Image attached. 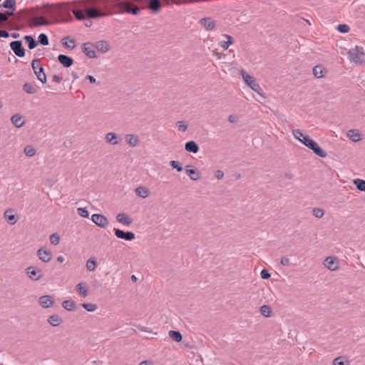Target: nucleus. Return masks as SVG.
<instances>
[{"label":"nucleus","mask_w":365,"mask_h":365,"mask_svg":"<svg viewBox=\"0 0 365 365\" xmlns=\"http://www.w3.org/2000/svg\"><path fill=\"white\" fill-rule=\"evenodd\" d=\"M43 8L46 9V14L53 19L69 15V10L63 4H46L43 6Z\"/></svg>","instance_id":"obj_1"},{"label":"nucleus","mask_w":365,"mask_h":365,"mask_svg":"<svg viewBox=\"0 0 365 365\" xmlns=\"http://www.w3.org/2000/svg\"><path fill=\"white\" fill-rule=\"evenodd\" d=\"M349 59L355 63H362L365 62V53L364 48L361 46H356L354 48L350 49L348 52Z\"/></svg>","instance_id":"obj_2"},{"label":"nucleus","mask_w":365,"mask_h":365,"mask_svg":"<svg viewBox=\"0 0 365 365\" xmlns=\"http://www.w3.org/2000/svg\"><path fill=\"white\" fill-rule=\"evenodd\" d=\"M242 77L246 84L254 91L262 96V89L257 81L256 78L248 74L245 71L241 70Z\"/></svg>","instance_id":"obj_3"},{"label":"nucleus","mask_w":365,"mask_h":365,"mask_svg":"<svg viewBox=\"0 0 365 365\" xmlns=\"http://www.w3.org/2000/svg\"><path fill=\"white\" fill-rule=\"evenodd\" d=\"M81 8L83 9L86 16L90 19H97L107 15L106 13L100 11L95 7H90L88 1L83 2Z\"/></svg>","instance_id":"obj_4"},{"label":"nucleus","mask_w":365,"mask_h":365,"mask_svg":"<svg viewBox=\"0 0 365 365\" xmlns=\"http://www.w3.org/2000/svg\"><path fill=\"white\" fill-rule=\"evenodd\" d=\"M117 6L123 9L125 12L133 15H138L140 14V8L133 5L132 3L127 1H119L116 4Z\"/></svg>","instance_id":"obj_5"},{"label":"nucleus","mask_w":365,"mask_h":365,"mask_svg":"<svg viewBox=\"0 0 365 365\" xmlns=\"http://www.w3.org/2000/svg\"><path fill=\"white\" fill-rule=\"evenodd\" d=\"M91 220L97 226L102 228L107 227L109 224L108 219L103 215L101 214L92 215Z\"/></svg>","instance_id":"obj_6"},{"label":"nucleus","mask_w":365,"mask_h":365,"mask_svg":"<svg viewBox=\"0 0 365 365\" xmlns=\"http://www.w3.org/2000/svg\"><path fill=\"white\" fill-rule=\"evenodd\" d=\"M28 277L32 280H38L41 278V270L36 267L30 266L26 269Z\"/></svg>","instance_id":"obj_7"},{"label":"nucleus","mask_w":365,"mask_h":365,"mask_svg":"<svg viewBox=\"0 0 365 365\" xmlns=\"http://www.w3.org/2000/svg\"><path fill=\"white\" fill-rule=\"evenodd\" d=\"M10 47L17 56L23 57L25 56V50L22 46V42L21 41H14L11 42Z\"/></svg>","instance_id":"obj_8"},{"label":"nucleus","mask_w":365,"mask_h":365,"mask_svg":"<svg viewBox=\"0 0 365 365\" xmlns=\"http://www.w3.org/2000/svg\"><path fill=\"white\" fill-rule=\"evenodd\" d=\"M83 52L90 58H96L95 52V46L91 42H86L83 43Z\"/></svg>","instance_id":"obj_9"},{"label":"nucleus","mask_w":365,"mask_h":365,"mask_svg":"<svg viewBox=\"0 0 365 365\" xmlns=\"http://www.w3.org/2000/svg\"><path fill=\"white\" fill-rule=\"evenodd\" d=\"M115 235L120 239L131 241L135 239V234L131 231L123 232L119 229H114Z\"/></svg>","instance_id":"obj_10"},{"label":"nucleus","mask_w":365,"mask_h":365,"mask_svg":"<svg viewBox=\"0 0 365 365\" xmlns=\"http://www.w3.org/2000/svg\"><path fill=\"white\" fill-rule=\"evenodd\" d=\"M36 254L39 259L43 262H48L52 257L51 252L43 247L38 249Z\"/></svg>","instance_id":"obj_11"},{"label":"nucleus","mask_w":365,"mask_h":365,"mask_svg":"<svg viewBox=\"0 0 365 365\" xmlns=\"http://www.w3.org/2000/svg\"><path fill=\"white\" fill-rule=\"evenodd\" d=\"M38 302L43 308H49L54 304V299L51 295H44L40 297Z\"/></svg>","instance_id":"obj_12"},{"label":"nucleus","mask_w":365,"mask_h":365,"mask_svg":"<svg viewBox=\"0 0 365 365\" xmlns=\"http://www.w3.org/2000/svg\"><path fill=\"white\" fill-rule=\"evenodd\" d=\"M199 24L207 31L212 30L215 26V21L210 17L201 19Z\"/></svg>","instance_id":"obj_13"},{"label":"nucleus","mask_w":365,"mask_h":365,"mask_svg":"<svg viewBox=\"0 0 365 365\" xmlns=\"http://www.w3.org/2000/svg\"><path fill=\"white\" fill-rule=\"evenodd\" d=\"M192 168L193 167L191 165H186L185 172L191 180L195 181L198 180L201 177L200 173Z\"/></svg>","instance_id":"obj_14"},{"label":"nucleus","mask_w":365,"mask_h":365,"mask_svg":"<svg viewBox=\"0 0 365 365\" xmlns=\"http://www.w3.org/2000/svg\"><path fill=\"white\" fill-rule=\"evenodd\" d=\"M324 266L331 271H335L339 267L338 262L333 257H328L326 258L324 260Z\"/></svg>","instance_id":"obj_15"},{"label":"nucleus","mask_w":365,"mask_h":365,"mask_svg":"<svg viewBox=\"0 0 365 365\" xmlns=\"http://www.w3.org/2000/svg\"><path fill=\"white\" fill-rule=\"evenodd\" d=\"M14 211L12 209H7L4 214L7 222L11 225H14L17 222V217L16 215L14 214Z\"/></svg>","instance_id":"obj_16"},{"label":"nucleus","mask_w":365,"mask_h":365,"mask_svg":"<svg viewBox=\"0 0 365 365\" xmlns=\"http://www.w3.org/2000/svg\"><path fill=\"white\" fill-rule=\"evenodd\" d=\"M58 61L66 68L70 67L73 65V60L72 58L63 54L58 55Z\"/></svg>","instance_id":"obj_17"},{"label":"nucleus","mask_w":365,"mask_h":365,"mask_svg":"<svg viewBox=\"0 0 365 365\" xmlns=\"http://www.w3.org/2000/svg\"><path fill=\"white\" fill-rule=\"evenodd\" d=\"M327 72V69L322 65H317L313 68V74L317 78L324 77Z\"/></svg>","instance_id":"obj_18"},{"label":"nucleus","mask_w":365,"mask_h":365,"mask_svg":"<svg viewBox=\"0 0 365 365\" xmlns=\"http://www.w3.org/2000/svg\"><path fill=\"white\" fill-rule=\"evenodd\" d=\"M94 46L96 49L101 51L102 53H106L110 48L108 43L106 41H96Z\"/></svg>","instance_id":"obj_19"},{"label":"nucleus","mask_w":365,"mask_h":365,"mask_svg":"<svg viewBox=\"0 0 365 365\" xmlns=\"http://www.w3.org/2000/svg\"><path fill=\"white\" fill-rule=\"evenodd\" d=\"M185 149L186 151L197 153L199 151L198 145L193 140L187 141L185 145Z\"/></svg>","instance_id":"obj_20"},{"label":"nucleus","mask_w":365,"mask_h":365,"mask_svg":"<svg viewBox=\"0 0 365 365\" xmlns=\"http://www.w3.org/2000/svg\"><path fill=\"white\" fill-rule=\"evenodd\" d=\"M309 149L313 150V152L321 158H325L327 155V153L323 149H322L316 142L314 143V144L310 147Z\"/></svg>","instance_id":"obj_21"},{"label":"nucleus","mask_w":365,"mask_h":365,"mask_svg":"<svg viewBox=\"0 0 365 365\" xmlns=\"http://www.w3.org/2000/svg\"><path fill=\"white\" fill-rule=\"evenodd\" d=\"M118 222L129 226L132 223V220L124 213H119L116 216Z\"/></svg>","instance_id":"obj_22"},{"label":"nucleus","mask_w":365,"mask_h":365,"mask_svg":"<svg viewBox=\"0 0 365 365\" xmlns=\"http://www.w3.org/2000/svg\"><path fill=\"white\" fill-rule=\"evenodd\" d=\"M31 24L32 26L37 27L48 25L49 22L43 16H38L31 19Z\"/></svg>","instance_id":"obj_23"},{"label":"nucleus","mask_w":365,"mask_h":365,"mask_svg":"<svg viewBox=\"0 0 365 365\" xmlns=\"http://www.w3.org/2000/svg\"><path fill=\"white\" fill-rule=\"evenodd\" d=\"M125 141L126 143L131 147L136 146L139 143V139L138 136L133 134H127L125 135Z\"/></svg>","instance_id":"obj_24"},{"label":"nucleus","mask_w":365,"mask_h":365,"mask_svg":"<svg viewBox=\"0 0 365 365\" xmlns=\"http://www.w3.org/2000/svg\"><path fill=\"white\" fill-rule=\"evenodd\" d=\"M147 2H148V9L153 12L158 11L161 7L160 0H149Z\"/></svg>","instance_id":"obj_25"},{"label":"nucleus","mask_w":365,"mask_h":365,"mask_svg":"<svg viewBox=\"0 0 365 365\" xmlns=\"http://www.w3.org/2000/svg\"><path fill=\"white\" fill-rule=\"evenodd\" d=\"M347 136L353 142H358L361 140V133L356 130H349L348 131Z\"/></svg>","instance_id":"obj_26"},{"label":"nucleus","mask_w":365,"mask_h":365,"mask_svg":"<svg viewBox=\"0 0 365 365\" xmlns=\"http://www.w3.org/2000/svg\"><path fill=\"white\" fill-rule=\"evenodd\" d=\"M106 140L111 144V145H116L118 143V137L117 134L114 133H108L106 135Z\"/></svg>","instance_id":"obj_27"},{"label":"nucleus","mask_w":365,"mask_h":365,"mask_svg":"<svg viewBox=\"0 0 365 365\" xmlns=\"http://www.w3.org/2000/svg\"><path fill=\"white\" fill-rule=\"evenodd\" d=\"M48 322L53 327H57L62 322V319L58 315L53 314L48 317Z\"/></svg>","instance_id":"obj_28"},{"label":"nucleus","mask_w":365,"mask_h":365,"mask_svg":"<svg viewBox=\"0 0 365 365\" xmlns=\"http://www.w3.org/2000/svg\"><path fill=\"white\" fill-rule=\"evenodd\" d=\"M11 120L16 128H21L24 124V121L22 120V117L19 114L14 115L11 117Z\"/></svg>","instance_id":"obj_29"},{"label":"nucleus","mask_w":365,"mask_h":365,"mask_svg":"<svg viewBox=\"0 0 365 365\" xmlns=\"http://www.w3.org/2000/svg\"><path fill=\"white\" fill-rule=\"evenodd\" d=\"M81 6L82 3L79 5V9L72 10V13L75 16L76 19L80 21L84 20L86 19L83 9H82Z\"/></svg>","instance_id":"obj_30"},{"label":"nucleus","mask_w":365,"mask_h":365,"mask_svg":"<svg viewBox=\"0 0 365 365\" xmlns=\"http://www.w3.org/2000/svg\"><path fill=\"white\" fill-rule=\"evenodd\" d=\"M135 193L137 195H138L139 197H141L143 198H145L147 197L149 194H150V191L148 188L145 187H138L136 189H135Z\"/></svg>","instance_id":"obj_31"},{"label":"nucleus","mask_w":365,"mask_h":365,"mask_svg":"<svg viewBox=\"0 0 365 365\" xmlns=\"http://www.w3.org/2000/svg\"><path fill=\"white\" fill-rule=\"evenodd\" d=\"M37 77V78L43 83L46 82V75L44 73V69L42 66H39L38 71L34 73Z\"/></svg>","instance_id":"obj_32"},{"label":"nucleus","mask_w":365,"mask_h":365,"mask_svg":"<svg viewBox=\"0 0 365 365\" xmlns=\"http://www.w3.org/2000/svg\"><path fill=\"white\" fill-rule=\"evenodd\" d=\"M76 289L77 292L83 297H86L88 294L87 287L83 285V283H78L76 284Z\"/></svg>","instance_id":"obj_33"},{"label":"nucleus","mask_w":365,"mask_h":365,"mask_svg":"<svg viewBox=\"0 0 365 365\" xmlns=\"http://www.w3.org/2000/svg\"><path fill=\"white\" fill-rule=\"evenodd\" d=\"M63 45L68 49H73L75 47V40L66 36L63 38Z\"/></svg>","instance_id":"obj_34"},{"label":"nucleus","mask_w":365,"mask_h":365,"mask_svg":"<svg viewBox=\"0 0 365 365\" xmlns=\"http://www.w3.org/2000/svg\"><path fill=\"white\" fill-rule=\"evenodd\" d=\"M225 37L227 38V41H220V46L224 49L227 50L228 47L234 43V40L232 37L230 35H225Z\"/></svg>","instance_id":"obj_35"},{"label":"nucleus","mask_w":365,"mask_h":365,"mask_svg":"<svg viewBox=\"0 0 365 365\" xmlns=\"http://www.w3.org/2000/svg\"><path fill=\"white\" fill-rule=\"evenodd\" d=\"M168 335L173 341L176 342H180L182 341V334L178 331L171 330L168 332Z\"/></svg>","instance_id":"obj_36"},{"label":"nucleus","mask_w":365,"mask_h":365,"mask_svg":"<svg viewBox=\"0 0 365 365\" xmlns=\"http://www.w3.org/2000/svg\"><path fill=\"white\" fill-rule=\"evenodd\" d=\"M24 38L28 43L29 49H34L38 45V42L31 36H25Z\"/></svg>","instance_id":"obj_37"},{"label":"nucleus","mask_w":365,"mask_h":365,"mask_svg":"<svg viewBox=\"0 0 365 365\" xmlns=\"http://www.w3.org/2000/svg\"><path fill=\"white\" fill-rule=\"evenodd\" d=\"M62 306L68 311H73L76 308V303L72 300H66L62 303Z\"/></svg>","instance_id":"obj_38"},{"label":"nucleus","mask_w":365,"mask_h":365,"mask_svg":"<svg viewBox=\"0 0 365 365\" xmlns=\"http://www.w3.org/2000/svg\"><path fill=\"white\" fill-rule=\"evenodd\" d=\"M0 6L6 8V9H11L13 11H14L16 9V1L15 0H5Z\"/></svg>","instance_id":"obj_39"},{"label":"nucleus","mask_w":365,"mask_h":365,"mask_svg":"<svg viewBox=\"0 0 365 365\" xmlns=\"http://www.w3.org/2000/svg\"><path fill=\"white\" fill-rule=\"evenodd\" d=\"M23 89L25 92L29 94H34L36 92L35 87L29 83H26L23 86Z\"/></svg>","instance_id":"obj_40"},{"label":"nucleus","mask_w":365,"mask_h":365,"mask_svg":"<svg viewBox=\"0 0 365 365\" xmlns=\"http://www.w3.org/2000/svg\"><path fill=\"white\" fill-rule=\"evenodd\" d=\"M354 185L356 186L357 189L360 191L365 192V180L361 179H356L354 180Z\"/></svg>","instance_id":"obj_41"},{"label":"nucleus","mask_w":365,"mask_h":365,"mask_svg":"<svg viewBox=\"0 0 365 365\" xmlns=\"http://www.w3.org/2000/svg\"><path fill=\"white\" fill-rule=\"evenodd\" d=\"M260 312L264 317H270L272 310H271V308L269 306L263 305L260 307Z\"/></svg>","instance_id":"obj_42"},{"label":"nucleus","mask_w":365,"mask_h":365,"mask_svg":"<svg viewBox=\"0 0 365 365\" xmlns=\"http://www.w3.org/2000/svg\"><path fill=\"white\" fill-rule=\"evenodd\" d=\"M81 305L86 310L90 312H95L98 309L97 305L92 303H83Z\"/></svg>","instance_id":"obj_43"},{"label":"nucleus","mask_w":365,"mask_h":365,"mask_svg":"<svg viewBox=\"0 0 365 365\" xmlns=\"http://www.w3.org/2000/svg\"><path fill=\"white\" fill-rule=\"evenodd\" d=\"M314 142L315 141H314L308 135L303 136V138L301 140V143H303L304 145H306L309 148H310V147L314 144Z\"/></svg>","instance_id":"obj_44"},{"label":"nucleus","mask_w":365,"mask_h":365,"mask_svg":"<svg viewBox=\"0 0 365 365\" xmlns=\"http://www.w3.org/2000/svg\"><path fill=\"white\" fill-rule=\"evenodd\" d=\"M24 153L29 157H32L36 154V150L31 145H27L24 148Z\"/></svg>","instance_id":"obj_45"},{"label":"nucleus","mask_w":365,"mask_h":365,"mask_svg":"<svg viewBox=\"0 0 365 365\" xmlns=\"http://www.w3.org/2000/svg\"><path fill=\"white\" fill-rule=\"evenodd\" d=\"M170 165L173 168L175 169L178 172H180L182 170V164L177 160H171L170 162Z\"/></svg>","instance_id":"obj_46"},{"label":"nucleus","mask_w":365,"mask_h":365,"mask_svg":"<svg viewBox=\"0 0 365 365\" xmlns=\"http://www.w3.org/2000/svg\"><path fill=\"white\" fill-rule=\"evenodd\" d=\"M171 1L175 4H193L201 2L202 0H171Z\"/></svg>","instance_id":"obj_47"},{"label":"nucleus","mask_w":365,"mask_h":365,"mask_svg":"<svg viewBox=\"0 0 365 365\" xmlns=\"http://www.w3.org/2000/svg\"><path fill=\"white\" fill-rule=\"evenodd\" d=\"M49 240L52 245H56L59 243L60 237L58 234L53 233L50 235Z\"/></svg>","instance_id":"obj_48"},{"label":"nucleus","mask_w":365,"mask_h":365,"mask_svg":"<svg viewBox=\"0 0 365 365\" xmlns=\"http://www.w3.org/2000/svg\"><path fill=\"white\" fill-rule=\"evenodd\" d=\"M38 42L43 46L48 45V38L45 34H41L38 36Z\"/></svg>","instance_id":"obj_49"},{"label":"nucleus","mask_w":365,"mask_h":365,"mask_svg":"<svg viewBox=\"0 0 365 365\" xmlns=\"http://www.w3.org/2000/svg\"><path fill=\"white\" fill-rule=\"evenodd\" d=\"M96 262L93 259H89L86 262V268L88 271H93L96 268Z\"/></svg>","instance_id":"obj_50"},{"label":"nucleus","mask_w":365,"mask_h":365,"mask_svg":"<svg viewBox=\"0 0 365 365\" xmlns=\"http://www.w3.org/2000/svg\"><path fill=\"white\" fill-rule=\"evenodd\" d=\"M77 212L82 217L86 218L89 216V212L86 207H78L77 209Z\"/></svg>","instance_id":"obj_51"},{"label":"nucleus","mask_w":365,"mask_h":365,"mask_svg":"<svg viewBox=\"0 0 365 365\" xmlns=\"http://www.w3.org/2000/svg\"><path fill=\"white\" fill-rule=\"evenodd\" d=\"M312 213L317 218H322L324 215V210L321 208L317 207L313 209Z\"/></svg>","instance_id":"obj_52"},{"label":"nucleus","mask_w":365,"mask_h":365,"mask_svg":"<svg viewBox=\"0 0 365 365\" xmlns=\"http://www.w3.org/2000/svg\"><path fill=\"white\" fill-rule=\"evenodd\" d=\"M292 133L294 138L300 142L302 140L303 136H305L299 129L293 130Z\"/></svg>","instance_id":"obj_53"},{"label":"nucleus","mask_w":365,"mask_h":365,"mask_svg":"<svg viewBox=\"0 0 365 365\" xmlns=\"http://www.w3.org/2000/svg\"><path fill=\"white\" fill-rule=\"evenodd\" d=\"M349 361H343L342 357H337L333 361V365H349Z\"/></svg>","instance_id":"obj_54"},{"label":"nucleus","mask_w":365,"mask_h":365,"mask_svg":"<svg viewBox=\"0 0 365 365\" xmlns=\"http://www.w3.org/2000/svg\"><path fill=\"white\" fill-rule=\"evenodd\" d=\"M337 30L342 34L347 33L349 31V26L346 24H339Z\"/></svg>","instance_id":"obj_55"},{"label":"nucleus","mask_w":365,"mask_h":365,"mask_svg":"<svg viewBox=\"0 0 365 365\" xmlns=\"http://www.w3.org/2000/svg\"><path fill=\"white\" fill-rule=\"evenodd\" d=\"M41 66L40 62L37 59H34L31 62V67L34 70V72L36 73V71H38V67Z\"/></svg>","instance_id":"obj_56"},{"label":"nucleus","mask_w":365,"mask_h":365,"mask_svg":"<svg viewBox=\"0 0 365 365\" xmlns=\"http://www.w3.org/2000/svg\"><path fill=\"white\" fill-rule=\"evenodd\" d=\"M178 128L180 130L185 132L187 129V125H185L182 121H178L177 123Z\"/></svg>","instance_id":"obj_57"},{"label":"nucleus","mask_w":365,"mask_h":365,"mask_svg":"<svg viewBox=\"0 0 365 365\" xmlns=\"http://www.w3.org/2000/svg\"><path fill=\"white\" fill-rule=\"evenodd\" d=\"M260 276L264 279H267L270 277V274L268 272L267 269H262L260 272Z\"/></svg>","instance_id":"obj_58"},{"label":"nucleus","mask_w":365,"mask_h":365,"mask_svg":"<svg viewBox=\"0 0 365 365\" xmlns=\"http://www.w3.org/2000/svg\"><path fill=\"white\" fill-rule=\"evenodd\" d=\"M280 263L283 266H289L290 264V261L287 257L284 256L281 258Z\"/></svg>","instance_id":"obj_59"},{"label":"nucleus","mask_w":365,"mask_h":365,"mask_svg":"<svg viewBox=\"0 0 365 365\" xmlns=\"http://www.w3.org/2000/svg\"><path fill=\"white\" fill-rule=\"evenodd\" d=\"M215 175L218 180H221L224 177V173L222 170H217Z\"/></svg>","instance_id":"obj_60"},{"label":"nucleus","mask_w":365,"mask_h":365,"mask_svg":"<svg viewBox=\"0 0 365 365\" xmlns=\"http://www.w3.org/2000/svg\"><path fill=\"white\" fill-rule=\"evenodd\" d=\"M228 120L232 123H235L237 122L238 118L236 115H230L228 118Z\"/></svg>","instance_id":"obj_61"},{"label":"nucleus","mask_w":365,"mask_h":365,"mask_svg":"<svg viewBox=\"0 0 365 365\" xmlns=\"http://www.w3.org/2000/svg\"><path fill=\"white\" fill-rule=\"evenodd\" d=\"M9 36V34L6 31L0 30V37L8 38Z\"/></svg>","instance_id":"obj_62"},{"label":"nucleus","mask_w":365,"mask_h":365,"mask_svg":"<svg viewBox=\"0 0 365 365\" xmlns=\"http://www.w3.org/2000/svg\"><path fill=\"white\" fill-rule=\"evenodd\" d=\"M86 78L87 80H88L90 81V83H96V78L93 76H91V75H87L86 76Z\"/></svg>","instance_id":"obj_63"},{"label":"nucleus","mask_w":365,"mask_h":365,"mask_svg":"<svg viewBox=\"0 0 365 365\" xmlns=\"http://www.w3.org/2000/svg\"><path fill=\"white\" fill-rule=\"evenodd\" d=\"M7 21V16L2 12H0V23H4Z\"/></svg>","instance_id":"obj_64"}]
</instances>
